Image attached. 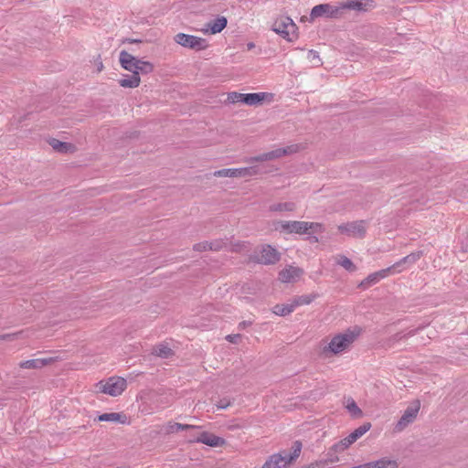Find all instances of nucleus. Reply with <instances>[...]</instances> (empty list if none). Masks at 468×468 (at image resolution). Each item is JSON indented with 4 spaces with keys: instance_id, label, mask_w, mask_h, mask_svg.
<instances>
[{
    "instance_id": "1",
    "label": "nucleus",
    "mask_w": 468,
    "mask_h": 468,
    "mask_svg": "<svg viewBox=\"0 0 468 468\" xmlns=\"http://www.w3.org/2000/svg\"><path fill=\"white\" fill-rule=\"evenodd\" d=\"M360 334L361 329L356 326L334 335L328 345L323 348V353L336 356L349 350Z\"/></svg>"
},
{
    "instance_id": "2",
    "label": "nucleus",
    "mask_w": 468,
    "mask_h": 468,
    "mask_svg": "<svg viewBox=\"0 0 468 468\" xmlns=\"http://www.w3.org/2000/svg\"><path fill=\"white\" fill-rule=\"evenodd\" d=\"M119 61L122 68L132 72L133 75H146L154 70L153 63L140 59L126 50L120 52Z\"/></svg>"
},
{
    "instance_id": "3",
    "label": "nucleus",
    "mask_w": 468,
    "mask_h": 468,
    "mask_svg": "<svg viewBox=\"0 0 468 468\" xmlns=\"http://www.w3.org/2000/svg\"><path fill=\"white\" fill-rule=\"evenodd\" d=\"M127 381L122 377H111L105 380H101L96 384L99 392L112 397L120 396L126 388Z\"/></svg>"
},
{
    "instance_id": "4",
    "label": "nucleus",
    "mask_w": 468,
    "mask_h": 468,
    "mask_svg": "<svg viewBox=\"0 0 468 468\" xmlns=\"http://www.w3.org/2000/svg\"><path fill=\"white\" fill-rule=\"evenodd\" d=\"M273 94L268 92L259 93H239L236 91L228 93V101L229 103L242 102L250 106L261 104L265 100L271 101Z\"/></svg>"
},
{
    "instance_id": "5",
    "label": "nucleus",
    "mask_w": 468,
    "mask_h": 468,
    "mask_svg": "<svg viewBox=\"0 0 468 468\" xmlns=\"http://www.w3.org/2000/svg\"><path fill=\"white\" fill-rule=\"evenodd\" d=\"M420 410V401L416 399L404 410L402 416L395 425V431L400 432L417 419Z\"/></svg>"
},
{
    "instance_id": "6",
    "label": "nucleus",
    "mask_w": 468,
    "mask_h": 468,
    "mask_svg": "<svg viewBox=\"0 0 468 468\" xmlns=\"http://www.w3.org/2000/svg\"><path fill=\"white\" fill-rule=\"evenodd\" d=\"M297 150H298L297 145H290V146H287L284 148H278V149L270 151L268 153H263V154L256 155V156H251V157L246 158L244 160V162H246L248 164H251L254 162H264V161L274 160V159H278L282 156L288 155L292 153H296Z\"/></svg>"
},
{
    "instance_id": "7",
    "label": "nucleus",
    "mask_w": 468,
    "mask_h": 468,
    "mask_svg": "<svg viewBox=\"0 0 468 468\" xmlns=\"http://www.w3.org/2000/svg\"><path fill=\"white\" fill-rule=\"evenodd\" d=\"M261 173L259 166H249L241 168H224L213 173L216 177H247L254 176Z\"/></svg>"
},
{
    "instance_id": "8",
    "label": "nucleus",
    "mask_w": 468,
    "mask_h": 468,
    "mask_svg": "<svg viewBox=\"0 0 468 468\" xmlns=\"http://www.w3.org/2000/svg\"><path fill=\"white\" fill-rule=\"evenodd\" d=\"M174 39L182 47L195 50H203L207 47L206 39L185 33L176 34Z\"/></svg>"
},
{
    "instance_id": "9",
    "label": "nucleus",
    "mask_w": 468,
    "mask_h": 468,
    "mask_svg": "<svg viewBox=\"0 0 468 468\" xmlns=\"http://www.w3.org/2000/svg\"><path fill=\"white\" fill-rule=\"evenodd\" d=\"M252 261L264 265L275 264L280 261V253L271 245H263Z\"/></svg>"
},
{
    "instance_id": "10",
    "label": "nucleus",
    "mask_w": 468,
    "mask_h": 468,
    "mask_svg": "<svg viewBox=\"0 0 468 468\" xmlns=\"http://www.w3.org/2000/svg\"><path fill=\"white\" fill-rule=\"evenodd\" d=\"M275 229L286 234H307V222L298 220L278 221L275 224Z\"/></svg>"
},
{
    "instance_id": "11",
    "label": "nucleus",
    "mask_w": 468,
    "mask_h": 468,
    "mask_svg": "<svg viewBox=\"0 0 468 468\" xmlns=\"http://www.w3.org/2000/svg\"><path fill=\"white\" fill-rule=\"evenodd\" d=\"M296 28L292 19L285 16L277 19L272 25V30L277 34H280L282 37L287 38L289 41H292L290 35L291 32L294 33Z\"/></svg>"
},
{
    "instance_id": "12",
    "label": "nucleus",
    "mask_w": 468,
    "mask_h": 468,
    "mask_svg": "<svg viewBox=\"0 0 468 468\" xmlns=\"http://www.w3.org/2000/svg\"><path fill=\"white\" fill-rule=\"evenodd\" d=\"M341 15L342 13L340 12L339 5H332L329 4H321L314 6L310 14L313 19L321 16L336 18Z\"/></svg>"
},
{
    "instance_id": "13",
    "label": "nucleus",
    "mask_w": 468,
    "mask_h": 468,
    "mask_svg": "<svg viewBox=\"0 0 468 468\" xmlns=\"http://www.w3.org/2000/svg\"><path fill=\"white\" fill-rule=\"evenodd\" d=\"M338 229L342 233H346L348 236L359 239L364 238L367 232L366 222L364 220H358L340 225Z\"/></svg>"
},
{
    "instance_id": "14",
    "label": "nucleus",
    "mask_w": 468,
    "mask_h": 468,
    "mask_svg": "<svg viewBox=\"0 0 468 468\" xmlns=\"http://www.w3.org/2000/svg\"><path fill=\"white\" fill-rule=\"evenodd\" d=\"M371 7H373L372 0H344L339 3L341 13L344 9L366 12Z\"/></svg>"
},
{
    "instance_id": "15",
    "label": "nucleus",
    "mask_w": 468,
    "mask_h": 468,
    "mask_svg": "<svg viewBox=\"0 0 468 468\" xmlns=\"http://www.w3.org/2000/svg\"><path fill=\"white\" fill-rule=\"evenodd\" d=\"M196 441L210 447H220L226 443V441L223 438L207 431H203L200 433Z\"/></svg>"
},
{
    "instance_id": "16",
    "label": "nucleus",
    "mask_w": 468,
    "mask_h": 468,
    "mask_svg": "<svg viewBox=\"0 0 468 468\" xmlns=\"http://www.w3.org/2000/svg\"><path fill=\"white\" fill-rule=\"evenodd\" d=\"M303 274V270L300 268L290 266L283 269L279 273V279L282 282H292L300 278Z\"/></svg>"
},
{
    "instance_id": "17",
    "label": "nucleus",
    "mask_w": 468,
    "mask_h": 468,
    "mask_svg": "<svg viewBox=\"0 0 468 468\" xmlns=\"http://www.w3.org/2000/svg\"><path fill=\"white\" fill-rule=\"evenodd\" d=\"M228 24V20L225 16H218L215 20L210 21L207 24V27L202 31L204 33L217 34L221 32Z\"/></svg>"
},
{
    "instance_id": "18",
    "label": "nucleus",
    "mask_w": 468,
    "mask_h": 468,
    "mask_svg": "<svg viewBox=\"0 0 468 468\" xmlns=\"http://www.w3.org/2000/svg\"><path fill=\"white\" fill-rule=\"evenodd\" d=\"M97 420L99 421H112L118 422L121 424L127 423V416L121 412L103 413L99 415Z\"/></svg>"
},
{
    "instance_id": "19",
    "label": "nucleus",
    "mask_w": 468,
    "mask_h": 468,
    "mask_svg": "<svg viewBox=\"0 0 468 468\" xmlns=\"http://www.w3.org/2000/svg\"><path fill=\"white\" fill-rule=\"evenodd\" d=\"M53 361V358H36L19 364L22 368H41Z\"/></svg>"
},
{
    "instance_id": "20",
    "label": "nucleus",
    "mask_w": 468,
    "mask_h": 468,
    "mask_svg": "<svg viewBox=\"0 0 468 468\" xmlns=\"http://www.w3.org/2000/svg\"><path fill=\"white\" fill-rule=\"evenodd\" d=\"M49 144L55 151L63 154L71 153L75 149V146L72 144L60 142L59 140L55 138L49 141Z\"/></svg>"
},
{
    "instance_id": "21",
    "label": "nucleus",
    "mask_w": 468,
    "mask_h": 468,
    "mask_svg": "<svg viewBox=\"0 0 468 468\" xmlns=\"http://www.w3.org/2000/svg\"><path fill=\"white\" fill-rule=\"evenodd\" d=\"M419 328L418 329H413V330H410L408 333L406 334H403V333H397L391 336H389L388 338L386 339L385 341V346H388V347H391L393 346V345L402 339H405V338H408V337H410V336H413L417 332H418Z\"/></svg>"
},
{
    "instance_id": "22",
    "label": "nucleus",
    "mask_w": 468,
    "mask_h": 468,
    "mask_svg": "<svg viewBox=\"0 0 468 468\" xmlns=\"http://www.w3.org/2000/svg\"><path fill=\"white\" fill-rule=\"evenodd\" d=\"M296 209L294 202L274 203L269 207L271 212H292Z\"/></svg>"
},
{
    "instance_id": "23",
    "label": "nucleus",
    "mask_w": 468,
    "mask_h": 468,
    "mask_svg": "<svg viewBox=\"0 0 468 468\" xmlns=\"http://www.w3.org/2000/svg\"><path fill=\"white\" fill-rule=\"evenodd\" d=\"M141 83L140 76L126 75L123 79L119 80V84L122 88H137Z\"/></svg>"
},
{
    "instance_id": "24",
    "label": "nucleus",
    "mask_w": 468,
    "mask_h": 468,
    "mask_svg": "<svg viewBox=\"0 0 468 468\" xmlns=\"http://www.w3.org/2000/svg\"><path fill=\"white\" fill-rule=\"evenodd\" d=\"M422 256H423L422 250H418V251L412 252V253L407 255L406 257L402 258L396 263H394V266L399 267L402 264H413L416 261H418Z\"/></svg>"
},
{
    "instance_id": "25",
    "label": "nucleus",
    "mask_w": 468,
    "mask_h": 468,
    "mask_svg": "<svg viewBox=\"0 0 468 468\" xmlns=\"http://www.w3.org/2000/svg\"><path fill=\"white\" fill-rule=\"evenodd\" d=\"M335 262L347 271L354 272L356 271V266L345 255H337L335 257Z\"/></svg>"
},
{
    "instance_id": "26",
    "label": "nucleus",
    "mask_w": 468,
    "mask_h": 468,
    "mask_svg": "<svg viewBox=\"0 0 468 468\" xmlns=\"http://www.w3.org/2000/svg\"><path fill=\"white\" fill-rule=\"evenodd\" d=\"M318 297L317 293H311V294H304L295 297L292 303L294 305V308L300 305L309 304L314 300H315Z\"/></svg>"
},
{
    "instance_id": "27",
    "label": "nucleus",
    "mask_w": 468,
    "mask_h": 468,
    "mask_svg": "<svg viewBox=\"0 0 468 468\" xmlns=\"http://www.w3.org/2000/svg\"><path fill=\"white\" fill-rule=\"evenodd\" d=\"M294 310V305L292 303H287V304H276L272 308L273 314L280 316H286L292 313Z\"/></svg>"
},
{
    "instance_id": "28",
    "label": "nucleus",
    "mask_w": 468,
    "mask_h": 468,
    "mask_svg": "<svg viewBox=\"0 0 468 468\" xmlns=\"http://www.w3.org/2000/svg\"><path fill=\"white\" fill-rule=\"evenodd\" d=\"M281 453L272 454L263 464L261 468H280V463L285 460Z\"/></svg>"
},
{
    "instance_id": "29",
    "label": "nucleus",
    "mask_w": 468,
    "mask_h": 468,
    "mask_svg": "<svg viewBox=\"0 0 468 468\" xmlns=\"http://www.w3.org/2000/svg\"><path fill=\"white\" fill-rule=\"evenodd\" d=\"M154 354L162 358H168L174 355V352L167 345L162 344L154 347Z\"/></svg>"
},
{
    "instance_id": "30",
    "label": "nucleus",
    "mask_w": 468,
    "mask_h": 468,
    "mask_svg": "<svg viewBox=\"0 0 468 468\" xmlns=\"http://www.w3.org/2000/svg\"><path fill=\"white\" fill-rule=\"evenodd\" d=\"M371 428L370 422H365L358 428H356L354 431H352L349 436L354 441H356L359 438H361L367 431H368Z\"/></svg>"
},
{
    "instance_id": "31",
    "label": "nucleus",
    "mask_w": 468,
    "mask_h": 468,
    "mask_svg": "<svg viewBox=\"0 0 468 468\" xmlns=\"http://www.w3.org/2000/svg\"><path fill=\"white\" fill-rule=\"evenodd\" d=\"M346 408L348 410V412L351 414V416L354 418H360L363 415L362 410H360V408L357 406V404L356 403V401L353 399H349L347 400Z\"/></svg>"
},
{
    "instance_id": "32",
    "label": "nucleus",
    "mask_w": 468,
    "mask_h": 468,
    "mask_svg": "<svg viewBox=\"0 0 468 468\" xmlns=\"http://www.w3.org/2000/svg\"><path fill=\"white\" fill-rule=\"evenodd\" d=\"M373 463L375 468H398L399 466L397 461L388 458H381L373 462Z\"/></svg>"
},
{
    "instance_id": "33",
    "label": "nucleus",
    "mask_w": 468,
    "mask_h": 468,
    "mask_svg": "<svg viewBox=\"0 0 468 468\" xmlns=\"http://www.w3.org/2000/svg\"><path fill=\"white\" fill-rule=\"evenodd\" d=\"M200 426L197 425H192V424H181V423H173L169 424L168 426V431L169 432H176L178 431H184V430H190V429H200Z\"/></svg>"
},
{
    "instance_id": "34",
    "label": "nucleus",
    "mask_w": 468,
    "mask_h": 468,
    "mask_svg": "<svg viewBox=\"0 0 468 468\" xmlns=\"http://www.w3.org/2000/svg\"><path fill=\"white\" fill-rule=\"evenodd\" d=\"M354 442L355 441L348 435L347 437L341 440L339 442L335 443L333 446V449L335 452H343L344 450L347 449L350 445H352Z\"/></svg>"
},
{
    "instance_id": "35",
    "label": "nucleus",
    "mask_w": 468,
    "mask_h": 468,
    "mask_svg": "<svg viewBox=\"0 0 468 468\" xmlns=\"http://www.w3.org/2000/svg\"><path fill=\"white\" fill-rule=\"evenodd\" d=\"M292 452L290 453L288 463H292L299 457L302 451V442L300 441H295L292 444Z\"/></svg>"
},
{
    "instance_id": "36",
    "label": "nucleus",
    "mask_w": 468,
    "mask_h": 468,
    "mask_svg": "<svg viewBox=\"0 0 468 468\" xmlns=\"http://www.w3.org/2000/svg\"><path fill=\"white\" fill-rule=\"evenodd\" d=\"M378 281L379 280H378V278H377V274L374 272V273L369 274L365 280H363L358 284V287L365 289V288L371 286L372 284L377 283Z\"/></svg>"
},
{
    "instance_id": "37",
    "label": "nucleus",
    "mask_w": 468,
    "mask_h": 468,
    "mask_svg": "<svg viewBox=\"0 0 468 468\" xmlns=\"http://www.w3.org/2000/svg\"><path fill=\"white\" fill-rule=\"evenodd\" d=\"M208 243H209L208 249H209V250H212V251H219L222 249L227 247V242L221 239H215L213 241H208Z\"/></svg>"
},
{
    "instance_id": "38",
    "label": "nucleus",
    "mask_w": 468,
    "mask_h": 468,
    "mask_svg": "<svg viewBox=\"0 0 468 468\" xmlns=\"http://www.w3.org/2000/svg\"><path fill=\"white\" fill-rule=\"evenodd\" d=\"M324 227L321 223L318 222H307V234L314 233V232H323Z\"/></svg>"
},
{
    "instance_id": "39",
    "label": "nucleus",
    "mask_w": 468,
    "mask_h": 468,
    "mask_svg": "<svg viewBox=\"0 0 468 468\" xmlns=\"http://www.w3.org/2000/svg\"><path fill=\"white\" fill-rule=\"evenodd\" d=\"M208 247H209L208 241H202V242L195 244L193 246V250L195 251H199V252L207 251V250H209Z\"/></svg>"
},
{
    "instance_id": "40",
    "label": "nucleus",
    "mask_w": 468,
    "mask_h": 468,
    "mask_svg": "<svg viewBox=\"0 0 468 468\" xmlns=\"http://www.w3.org/2000/svg\"><path fill=\"white\" fill-rule=\"evenodd\" d=\"M308 58L312 62H316L318 65L321 64L319 53L315 50H309Z\"/></svg>"
},
{
    "instance_id": "41",
    "label": "nucleus",
    "mask_w": 468,
    "mask_h": 468,
    "mask_svg": "<svg viewBox=\"0 0 468 468\" xmlns=\"http://www.w3.org/2000/svg\"><path fill=\"white\" fill-rule=\"evenodd\" d=\"M397 267L394 266V264L387 269H383L381 271H376L375 273L377 274V278H378V280L380 279H383L385 277H387L388 273L393 270V269H396Z\"/></svg>"
},
{
    "instance_id": "42",
    "label": "nucleus",
    "mask_w": 468,
    "mask_h": 468,
    "mask_svg": "<svg viewBox=\"0 0 468 468\" xmlns=\"http://www.w3.org/2000/svg\"><path fill=\"white\" fill-rule=\"evenodd\" d=\"M397 267L394 266V264L387 269H383L381 271H376L375 273L377 274V278H378V280L380 279H383L385 277H387L388 273L393 270V269H396Z\"/></svg>"
},
{
    "instance_id": "43",
    "label": "nucleus",
    "mask_w": 468,
    "mask_h": 468,
    "mask_svg": "<svg viewBox=\"0 0 468 468\" xmlns=\"http://www.w3.org/2000/svg\"><path fill=\"white\" fill-rule=\"evenodd\" d=\"M22 333L23 332L20 331V332H16V333H13V334L1 335L0 340L13 341V340L16 339L18 335H22Z\"/></svg>"
},
{
    "instance_id": "44",
    "label": "nucleus",
    "mask_w": 468,
    "mask_h": 468,
    "mask_svg": "<svg viewBox=\"0 0 468 468\" xmlns=\"http://www.w3.org/2000/svg\"><path fill=\"white\" fill-rule=\"evenodd\" d=\"M326 464V461H317L311 463L310 464H307L302 468H324Z\"/></svg>"
},
{
    "instance_id": "45",
    "label": "nucleus",
    "mask_w": 468,
    "mask_h": 468,
    "mask_svg": "<svg viewBox=\"0 0 468 468\" xmlns=\"http://www.w3.org/2000/svg\"><path fill=\"white\" fill-rule=\"evenodd\" d=\"M231 405V402L229 399H221L218 401L217 403V407L218 409H221V410H224V409H227L229 406Z\"/></svg>"
},
{
    "instance_id": "46",
    "label": "nucleus",
    "mask_w": 468,
    "mask_h": 468,
    "mask_svg": "<svg viewBox=\"0 0 468 468\" xmlns=\"http://www.w3.org/2000/svg\"><path fill=\"white\" fill-rule=\"evenodd\" d=\"M245 242H237L231 245L230 251L232 252H239L243 248H245Z\"/></svg>"
},
{
    "instance_id": "47",
    "label": "nucleus",
    "mask_w": 468,
    "mask_h": 468,
    "mask_svg": "<svg viewBox=\"0 0 468 468\" xmlns=\"http://www.w3.org/2000/svg\"><path fill=\"white\" fill-rule=\"evenodd\" d=\"M241 338V335L239 334H236V335H228L226 336V339L230 342V343H233V344H237L238 341Z\"/></svg>"
},
{
    "instance_id": "48",
    "label": "nucleus",
    "mask_w": 468,
    "mask_h": 468,
    "mask_svg": "<svg viewBox=\"0 0 468 468\" xmlns=\"http://www.w3.org/2000/svg\"><path fill=\"white\" fill-rule=\"evenodd\" d=\"M141 42H142L141 39L130 38V37L124 38L122 40V43H129V44L141 43Z\"/></svg>"
},
{
    "instance_id": "49",
    "label": "nucleus",
    "mask_w": 468,
    "mask_h": 468,
    "mask_svg": "<svg viewBox=\"0 0 468 468\" xmlns=\"http://www.w3.org/2000/svg\"><path fill=\"white\" fill-rule=\"evenodd\" d=\"M358 468H375L373 462L358 465Z\"/></svg>"
},
{
    "instance_id": "50",
    "label": "nucleus",
    "mask_w": 468,
    "mask_h": 468,
    "mask_svg": "<svg viewBox=\"0 0 468 468\" xmlns=\"http://www.w3.org/2000/svg\"><path fill=\"white\" fill-rule=\"evenodd\" d=\"M251 323L250 322H247V321H242L239 324V329H244L246 328L248 325H250Z\"/></svg>"
},
{
    "instance_id": "51",
    "label": "nucleus",
    "mask_w": 468,
    "mask_h": 468,
    "mask_svg": "<svg viewBox=\"0 0 468 468\" xmlns=\"http://www.w3.org/2000/svg\"><path fill=\"white\" fill-rule=\"evenodd\" d=\"M282 456H283V457H286V458H285V460H283L282 462H285L286 463H288V459H289L290 454H284V455H282Z\"/></svg>"
},
{
    "instance_id": "52",
    "label": "nucleus",
    "mask_w": 468,
    "mask_h": 468,
    "mask_svg": "<svg viewBox=\"0 0 468 468\" xmlns=\"http://www.w3.org/2000/svg\"><path fill=\"white\" fill-rule=\"evenodd\" d=\"M102 68H103L102 62H100V65H98L99 71H101Z\"/></svg>"
},
{
    "instance_id": "53",
    "label": "nucleus",
    "mask_w": 468,
    "mask_h": 468,
    "mask_svg": "<svg viewBox=\"0 0 468 468\" xmlns=\"http://www.w3.org/2000/svg\"><path fill=\"white\" fill-rule=\"evenodd\" d=\"M254 47V44L253 43H249L248 44V48L250 49Z\"/></svg>"
}]
</instances>
